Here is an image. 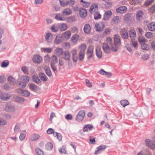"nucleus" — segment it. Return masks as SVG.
Wrapping results in <instances>:
<instances>
[{
	"mask_svg": "<svg viewBox=\"0 0 155 155\" xmlns=\"http://www.w3.org/2000/svg\"><path fill=\"white\" fill-rule=\"evenodd\" d=\"M58 62V59L56 56L53 55L51 57V64H55Z\"/></svg>",
	"mask_w": 155,
	"mask_h": 155,
	"instance_id": "obj_48",
	"label": "nucleus"
},
{
	"mask_svg": "<svg viewBox=\"0 0 155 155\" xmlns=\"http://www.w3.org/2000/svg\"><path fill=\"white\" fill-rule=\"evenodd\" d=\"M32 78L33 81L37 84H38L41 82L40 80L37 75H33Z\"/></svg>",
	"mask_w": 155,
	"mask_h": 155,
	"instance_id": "obj_37",
	"label": "nucleus"
},
{
	"mask_svg": "<svg viewBox=\"0 0 155 155\" xmlns=\"http://www.w3.org/2000/svg\"><path fill=\"white\" fill-rule=\"evenodd\" d=\"M103 48L104 51L106 53H108L110 51V47L108 44L106 43H104L103 44Z\"/></svg>",
	"mask_w": 155,
	"mask_h": 155,
	"instance_id": "obj_19",
	"label": "nucleus"
},
{
	"mask_svg": "<svg viewBox=\"0 0 155 155\" xmlns=\"http://www.w3.org/2000/svg\"><path fill=\"white\" fill-rule=\"evenodd\" d=\"M29 87L31 89L34 91H37L38 90V87L34 84H31L29 85Z\"/></svg>",
	"mask_w": 155,
	"mask_h": 155,
	"instance_id": "obj_50",
	"label": "nucleus"
},
{
	"mask_svg": "<svg viewBox=\"0 0 155 155\" xmlns=\"http://www.w3.org/2000/svg\"><path fill=\"white\" fill-rule=\"evenodd\" d=\"M45 72L47 75L49 77L51 76L52 74L50 68L48 67H45Z\"/></svg>",
	"mask_w": 155,
	"mask_h": 155,
	"instance_id": "obj_40",
	"label": "nucleus"
},
{
	"mask_svg": "<svg viewBox=\"0 0 155 155\" xmlns=\"http://www.w3.org/2000/svg\"><path fill=\"white\" fill-rule=\"evenodd\" d=\"M14 99L16 102H24V99L23 98L18 96H15L14 97Z\"/></svg>",
	"mask_w": 155,
	"mask_h": 155,
	"instance_id": "obj_43",
	"label": "nucleus"
},
{
	"mask_svg": "<svg viewBox=\"0 0 155 155\" xmlns=\"http://www.w3.org/2000/svg\"><path fill=\"white\" fill-rule=\"evenodd\" d=\"M153 140V141H151L150 140L147 139L145 140V145L148 147H150L152 149H153L155 148V137H153L152 138Z\"/></svg>",
	"mask_w": 155,
	"mask_h": 155,
	"instance_id": "obj_3",
	"label": "nucleus"
},
{
	"mask_svg": "<svg viewBox=\"0 0 155 155\" xmlns=\"http://www.w3.org/2000/svg\"><path fill=\"white\" fill-rule=\"evenodd\" d=\"M47 134H53L54 135V133L55 132L54 131V130L51 128H49L47 130Z\"/></svg>",
	"mask_w": 155,
	"mask_h": 155,
	"instance_id": "obj_61",
	"label": "nucleus"
},
{
	"mask_svg": "<svg viewBox=\"0 0 155 155\" xmlns=\"http://www.w3.org/2000/svg\"><path fill=\"white\" fill-rule=\"evenodd\" d=\"M93 127L92 125L88 124L85 125L83 129L84 132L87 131L89 130H91L93 128Z\"/></svg>",
	"mask_w": 155,
	"mask_h": 155,
	"instance_id": "obj_34",
	"label": "nucleus"
},
{
	"mask_svg": "<svg viewBox=\"0 0 155 155\" xmlns=\"http://www.w3.org/2000/svg\"><path fill=\"white\" fill-rule=\"evenodd\" d=\"M8 80L11 84H14L15 83V79L11 76H9L8 77Z\"/></svg>",
	"mask_w": 155,
	"mask_h": 155,
	"instance_id": "obj_56",
	"label": "nucleus"
},
{
	"mask_svg": "<svg viewBox=\"0 0 155 155\" xmlns=\"http://www.w3.org/2000/svg\"><path fill=\"white\" fill-rule=\"evenodd\" d=\"M85 111L84 110L80 111L75 117V120L80 122L83 121L85 116Z\"/></svg>",
	"mask_w": 155,
	"mask_h": 155,
	"instance_id": "obj_1",
	"label": "nucleus"
},
{
	"mask_svg": "<svg viewBox=\"0 0 155 155\" xmlns=\"http://www.w3.org/2000/svg\"><path fill=\"white\" fill-rule=\"evenodd\" d=\"M96 51L97 56L98 58H101L102 56V51L99 46H97L96 47Z\"/></svg>",
	"mask_w": 155,
	"mask_h": 155,
	"instance_id": "obj_29",
	"label": "nucleus"
},
{
	"mask_svg": "<svg viewBox=\"0 0 155 155\" xmlns=\"http://www.w3.org/2000/svg\"><path fill=\"white\" fill-rule=\"evenodd\" d=\"M32 60L34 62L37 64H39L42 61V58L40 55H35L32 58Z\"/></svg>",
	"mask_w": 155,
	"mask_h": 155,
	"instance_id": "obj_6",
	"label": "nucleus"
},
{
	"mask_svg": "<svg viewBox=\"0 0 155 155\" xmlns=\"http://www.w3.org/2000/svg\"><path fill=\"white\" fill-rule=\"evenodd\" d=\"M79 35L77 34H75L73 35L71 39L72 42L74 43H76L78 41L79 38Z\"/></svg>",
	"mask_w": 155,
	"mask_h": 155,
	"instance_id": "obj_31",
	"label": "nucleus"
},
{
	"mask_svg": "<svg viewBox=\"0 0 155 155\" xmlns=\"http://www.w3.org/2000/svg\"><path fill=\"white\" fill-rule=\"evenodd\" d=\"M70 57V53L68 51H64L61 55V58L65 60H69Z\"/></svg>",
	"mask_w": 155,
	"mask_h": 155,
	"instance_id": "obj_12",
	"label": "nucleus"
},
{
	"mask_svg": "<svg viewBox=\"0 0 155 155\" xmlns=\"http://www.w3.org/2000/svg\"><path fill=\"white\" fill-rule=\"evenodd\" d=\"M114 43L121 45V41L120 36L117 35H115L114 38Z\"/></svg>",
	"mask_w": 155,
	"mask_h": 155,
	"instance_id": "obj_28",
	"label": "nucleus"
},
{
	"mask_svg": "<svg viewBox=\"0 0 155 155\" xmlns=\"http://www.w3.org/2000/svg\"><path fill=\"white\" fill-rule=\"evenodd\" d=\"M121 104L124 107L129 104L128 101L125 100H123L121 101L120 102Z\"/></svg>",
	"mask_w": 155,
	"mask_h": 155,
	"instance_id": "obj_46",
	"label": "nucleus"
},
{
	"mask_svg": "<svg viewBox=\"0 0 155 155\" xmlns=\"http://www.w3.org/2000/svg\"><path fill=\"white\" fill-rule=\"evenodd\" d=\"M94 19L96 20L100 19L101 17V15L98 12H94Z\"/></svg>",
	"mask_w": 155,
	"mask_h": 155,
	"instance_id": "obj_38",
	"label": "nucleus"
},
{
	"mask_svg": "<svg viewBox=\"0 0 155 155\" xmlns=\"http://www.w3.org/2000/svg\"><path fill=\"white\" fill-rule=\"evenodd\" d=\"M100 74L102 75H106L107 78H109L111 76V74L110 72H107L103 69L101 70L98 72Z\"/></svg>",
	"mask_w": 155,
	"mask_h": 155,
	"instance_id": "obj_30",
	"label": "nucleus"
},
{
	"mask_svg": "<svg viewBox=\"0 0 155 155\" xmlns=\"http://www.w3.org/2000/svg\"><path fill=\"white\" fill-rule=\"evenodd\" d=\"M22 95L24 96L28 97L30 95V93L27 90H23Z\"/></svg>",
	"mask_w": 155,
	"mask_h": 155,
	"instance_id": "obj_54",
	"label": "nucleus"
},
{
	"mask_svg": "<svg viewBox=\"0 0 155 155\" xmlns=\"http://www.w3.org/2000/svg\"><path fill=\"white\" fill-rule=\"evenodd\" d=\"M93 47L92 46H90L89 47L87 51V54L88 56V58L91 57L93 54Z\"/></svg>",
	"mask_w": 155,
	"mask_h": 155,
	"instance_id": "obj_27",
	"label": "nucleus"
},
{
	"mask_svg": "<svg viewBox=\"0 0 155 155\" xmlns=\"http://www.w3.org/2000/svg\"><path fill=\"white\" fill-rule=\"evenodd\" d=\"M112 13L110 10H108L105 12L103 16V19L104 20L107 21L110 18Z\"/></svg>",
	"mask_w": 155,
	"mask_h": 155,
	"instance_id": "obj_10",
	"label": "nucleus"
},
{
	"mask_svg": "<svg viewBox=\"0 0 155 155\" xmlns=\"http://www.w3.org/2000/svg\"><path fill=\"white\" fill-rule=\"evenodd\" d=\"M104 27V24L103 22H99L95 24L94 28L97 31L100 32L103 30Z\"/></svg>",
	"mask_w": 155,
	"mask_h": 155,
	"instance_id": "obj_2",
	"label": "nucleus"
},
{
	"mask_svg": "<svg viewBox=\"0 0 155 155\" xmlns=\"http://www.w3.org/2000/svg\"><path fill=\"white\" fill-rule=\"evenodd\" d=\"M106 148V146L105 145H101L97 147V150L95 151V154H99L102 151L104 150Z\"/></svg>",
	"mask_w": 155,
	"mask_h": 155,
	"instance_id": "obj_16",
	"label": "nucleus"
},
{
	"mask_svg": "<svg viewBox=\"0 0 155 155\" xmlns=\"http://www.w3.org/2000/svg\"><path fill=\"white\" fill-rule=\"evenodd\" d=\"M84 32L87 34L90 33L91 31V28L89 24H86L84 28Z\"/></svg>",
	"mask_w": 155,
	"mask_h": 155,
	"instance_id": "obj_23",
	"label": "nucleus"
},
{
	"mask_svg": "<svg viewBox=\"0 0 155 155\" xmlns=\"http://www.w3.org/2000/svg\"><path fill=\"white\" fill-rule=\"evenodd\" d=\"M147 28L150 31H154L155 30V22H152L149 24L147 25Z\"/></svg>",
	"mask_w": 155,
	"mask_h": 155,
	"instance_id": "obj_24",
	"label": "nucleus"
},
{
	"mask_svg": "<svg viewBox=\"0 0 155 155\" xmlns=\"http://www.w3.org/2000/svg\"><path fill=\"white\" fill-rule=\"evenodd\" d=\"M45 39L46 41L48 43H51L53 40V35L52 34L48 32L45 35Z\"/></svg>",
	"mask_w": 155,
	"mask_h": 155,
	"instance_id": "obj_11",
	"label": "nucleus"
},
{
	"mask_svg": "<svg viewBox=\"0 0 155 155\" xmlns=\"http://www.w3.org/2000/svg\"><path fill=\"white\" fill-rule=\"evenodd\" d=\"M55 18L58 20L61 21L65 20V19L59 14H56L55 16Z\"/></svg>",
	"mask_w": 155,
	"mask_h": 155,
	"instance_id": "obj_39",
	"label": "nucleus"
},
{
	"mask_svg": "<svg viewBox=\"0 0 155 155\" xmlns=\"http://www.w3.org/2000/svg\"><path fill=\"white\" fill-rule=\"evenodd\" d=\"M67 5L71 6L74 4V1L73 0H70L67 1Z\"/></svg>",
	"mask_w": 155,
	"mask_h": 155,
	"instance_id": "obj_59",
	"label": "nucleus"
},
{
	"mask_svg": "<svg viewBox=\"0 0 155 155\" xmlns=\"http://www.w3.org/2000/svg\"><path fill=\"white\" fill-rule=\"evenodd\" d=\"M154 0H147L144 3L145 5L146 6L150 5L153 2Z\"/></svg>",
	"mask_w": 155,
	"mask_h": 155,
	"instance_id": "obj_58",
	"label": "nucleus"
},
{
	"mask_svg": "<svg viewBox=\"0 0 155 155\" xmlns=\"http://www.w3.org/2000/svg\"><path fill=\"white\" fill-rule=\"evenodd\" d=\"M39 77L42 81H47V77L45 75L42 73L39 74Z\"/></svg>",
	"mask_w": 155,
	"mask_h": 155,
	"instance_id": "obj_41",
	"label": "nucleus"
},
{
	"mask_svg": "<svg viewBox=\"0 0 155 155\" xmlns=\"http://www.w3.org/2000/svg\"><path fill=\"white\" fill-rule=\"evenodd\" d=\"M138 41L140 44L145 43L146 41V39L143 36H139L138 38Z\"/></svg>",
	"mask_w": 155,
	"mask_h": 155,
	"instance_id": "obj_49",
	"label": "nucleus"
},
{
	"mask_svg": "<svg viewBox=\"0 0 155 155\" xmlns=\"http://www.w3.org/2000/svg\"><path fill=\"white\" fill-rule=\"evenodd\" d=\"M127 10V8L125 6H120L116 9L117 12L118 13H122L125 12Z\"/></svg>",
	"mask_w": 155,
	"mask_h": 155,
	"instance_id": "obj_18",
	"label": "nucleus"
},
{
	"mask_svg": "<svg viewBox=\"0 0 155 155\" xmlns=\"http://www.w3.org/2000/svg\"><path fill=\"white\" fill-rule=\"evenodd\" d=\"M61 35L64 40H67L71 37V32L69 31H67L63 32Z\"/></svg>",
	"mask_w": 155,
	"mask_h": 155,
	"instance_id": "obj_7",
	"label": "nucleus"
},
{
	"mask_svg": "<svg viewBox=\"0 0 155 155\" xmlns=\"http://www.w3.org/2000/svg\"><path fill=\"white\" fill-rule=\"evenodd\" d=\"M78 12L80 17L81 18H85L87 15V10L83 8H80L78 10Z\"/></svg>",
	"mask_w": 155,
	"mask_h": 155,
	"instance_id": "obj_5",
	"label": "nucleus"
},
{
	"mask_svg": "<svg viewBox=\"0 0 155 155\" xmlns=\"http://www.w3.org/2000/svg\"><path fill=\"white\" fill-rule=\"evenodd\" d=\"M141 47L142 49H148L149 48L148 47L147 45L145 43H143V44H141Z\"/></svg>",
	"mask_w": 155,
	"mask_h": 155,
	"instance_id": "obj_62",
	"label": "nucleus"
},
{
	"mask_svg": "<svg viewBox=\"0 0 155 155\" xmlns=\"http://www.w3.org/2000/svg\"><path fill=\"white\" fill-rule=\"evenodd\" d=\"M66 21L68 22L71 23L72 22H74L75 21V19L74 17L71 16L67 17L66 18Z\"/></svg>",
	"mask_w": 155,
	"mask_h": 155,
	"instance_id": "obj_47",
	"label": "nucleus"
},
{
	"mask_svg": "<svg viewBox=\"0 0 155 155\" xmlns=\"http://www.w3.org/2000/svg\"><path fill=\"white\" fill-rule=\"evenodd\" d=\"M120 45L114 43L110 45V49L113 51L117 52Z\"/></svg>",
	"mask_w": 155,
	"mask_h": 155,
	"instance_id": "obj_21",
	"label": "nucleus"
},
{
	"mask_svg": "<svg viewBox=\"0 0 155 155\" xmlns=\"http://www.w3.org/2000/svg\"><path fill=\"white\" fill-rule=\"evenodd\" d=\"M143 15V12L142 11L140 10L138 12L136 15L137 19L139 20L140 18H142Z\"/></svg>",
	"mask_w": 155,
	"mask_h": 155,
	"instance_id": "obj_36",
	"label": "nucleus"
},
{
	"mask_svg": "<svg viewBox=\"0 0 155 155\" xmlns=\"http://www.w3.org/2000/svg\"><path fill=\"white\" fill-rule=\"evenodd\" d=\"M72 10L70 8H66L62 12V14L64 15H69L72 13Z\"/></svg>",
	"mask_w": 155,
	"mask_h": 155,
	"instance_id": "obj_26",
	"label": "nucleus"
},
{
	"mask_svg": "<svg viewBox=\"0 0 155 155\" xmlns=\"http://www.w3.org/2000/svg\"><path fill=\"white\" fill-rule=\"evenodd\" d=\"M35 151L38 155H44L43 152L40 149L37 148Z\"/></svg>",
	"mask_w": 155,
	"mask_h": 155,
	"instance_id": "obj_55",
	"label": "nucleus"
},
{
	"mask_svg": "<svg viewBox=\"0 0 155 155\" xmlns=\"http://www.w3.org/2000/svg\"><path fill=\"white\" fill-rule=\"evenodd\" d=\"M150 12L153 13L155 12V4L153 5L149 10Z\"/></svg>",
	"mask_w": 155,
	"mask_h": 155,
	"instance_id": "obj_64",
	"label": "nucleus"
},
{
	"mask_svg": "<svg viewBox=\"0 0 155 155\" xmlns=\"http://www.w3.org/2000/svg\"><path fill=\"white\" fill-rule=\"evenodd\" d=\"M20 128V125L19 124H16L14 128V131L15 132H18Z\"/></svg>",
	"mask_w": 155,
	"mask_h": 155,
	"instance_id": "obj_60",
	"label": "nucleus"
},
{
	"mask_svg": "<svg viewBox=\"0 0 155 155\" xmlns=\"http://www.w3.org/2000/svg\"><path fill=\"white\" fill-rule=\"evenodd\" d=\"M5 110L6 111L8 112H13L15 111V108L12 105L8 104H6Z\"/></svg>",
	"mask_w": 155,
	"mask_h": 155,
	"instance_id": "obj_9",
	"label": "nucleus"
},
{
	"mask_svg": "<svg viewBox=\"0 0 155 155\" xmlns=\"http://www.w3.org/2000/svg\"><path fill=\"white\" fill-rule=\"evenodd\" d=\"M121 35L122 37L125 39H127L128 35L127 31L125 28H123L120 32Z\"/></svg>",
	"mask_w": 155,
	"mask_h": 155,
	"instance_id": "obj_14",
	"label": "nucleus"
},
{
	"mask_svg": "<svg viewBox=\"0 0 155 155\" xmlns=\"http://www.w3.org/2000/svg\"><path fill=\"white\" fill-rule=\"evenodd\" d=\"M64 40L61 35H58L56 36L54 42L55 44L58 45L61 43Z\"/></svg>",
	"mask_w": 155,
	"mask_h": 155,
	"instance_id": "obj_8",
	"label": "nucleus"
},
{
	"mask_svg": "<svg viewBox=\"0 0 155 155\" xmlns=\"http://www.w3.org/2000/svg\"><path fill=\"white\" fill-rule=\"evenodd\" d=\"M54 136L56 137L59 140L62 139V137L61 134L55 132L54 134Z\"/></svg>",
	"mask_w": 155,
	"mask_h": 155,
	"instance_id": "obj_51",
	"label": "nucleus"
},
{
	"mask_svg": "<svg viewBox=\"0 0 155 155\" xmlns=\"http://www.w3.org/2000/svg\"><path fill=\"white\" fill-rule=\"evenodd\" d=\"M98 9V6L97 4H94L90 7L89 9V12L91 14L97 11Z\"/></svg>",
	"mask_w": 155,
	"mask_h": 155,
	"instance_id": "obj_15",
	"label": "nucleus"
},
{
	"mask_svg": "<svg viewBox=\"0 0 155 155\" xmlns=\"http://www.w3.org/2000/svg\"><path fill=\"white\" fill-rule=\"evenodd\" d=\"M26 135L25 130L21 131L20 132V135L19 136V139L21 140H23L25 138Z\"/></svg>",
	"mask_w": 155,
	"mask_h": 155,
	"instance_id": "obj_33",
	"label": "nucleus"
},
{
	"mask_svg": "<svg viewBox=\"0 0 155 155\" xmlns=\"http://www.w3.org/2000/svg\"><path fill=\"white\" fill-rule=\"evenodd\" d=\"M41 51L42 52L50 53L52 51V49L50 48H41Z\"/></svg>",
	"mask_w": 155,
	"mask_h": 155,
	"instance_id": "obj_35",
	"label": "nucleus"
},
{
	"mask_svg": "<svg viewBox=\"0 0 155 155\" xmlns=\"http://www.w3.org/2000/svg\"><path fill=\"white\" fill-rule=\"evenodd\" d=\"M40 137V136L38 134H32L30 135L29 139L31 141H35L37 140Z\"/></svg>",
	"mask_w": 155,
	"mask_h": 155,
	"instance_id": "obj_25",
	"label": "nucleus"
},
{
	"mask_svg": "<svg viewBox=\"0 0 155 155\" xmlns=\"http://www.w3.org/2000/svg\"><path fill=\"white\" fill-rule=\"evenodd\" d=\"M29 77L27 76H25L23 77V80L25 83H28L29 81Z\"/></svg>",
	"mask_w": 155,
	"mask_h": 155,
	"instance_id": "obj_53",
	"label": "nucleus"
},
{
	"mask_svg": "<svg viewBox=\"0 0 155 155\" xmlns=\"http://www.w3.org/2000/svg\"><path fill=\"white\" fill-rule=\"evenodd\" d=\"M81 2H82V5L85 8H87L89 7L91 4L90 2H86L83 1V0H81Z\"/></svg>",
	"mask_w": 155,
	"mask_h": 155,
	"instance_id": "obj_45",
	"label": "nucleus"
},
{
	"mask_svg": "<svg viewBox=\"0 0 155 155\" xmlns=\"http://www.w3.org/2000/svg\"><path fill=\"white\" fill-rule=\"evenodd\" d=\"M59 29L58 25H54L52 26L51 28V30L53 32H56L58 31Z\"/></svg>",
	"mask_w": 155,
	"mask_h": 155,
	"instance_id": "obj_32",
	"label": "nucleus"
},
{
	"mask_svg": "<svg viewBox=\"0 0 155 155\" xmlns=\"http://www.w3.org/2000/svg\"><path fill=\"white\" fill-rule=\"evenodd\" d=\"M53 144L51 142H48L45 146L46 149L48 150H51L53 148Z\"/></svg>",
	"mask_w": 155,
	"mask_h": 155,
	"instance_id": "obj_44",
	"label": "nucleus"
},
{
	"mask_svg": "<svg viewBox=\"0 0 155 155\" xmlns=\"http://www.w3.org/2000/svg\"><path fill=\"white\" fill-rule=\"evenodd\" d=\"M129 35L131 40H134L136 36V33L135 30L130 29L129 31Z\"/></svg>",
	"mask_w": 155,
	"mask_h": 155,
	"instance_id": "obj_20",
	"label": "nucleus"
},
{
	"mask_svg": "<svg viewBox=\"0 0 155 155\" xmlns=\"http://www.w3.org/2000/svg\"><path fill=\"white\" fill-rule=\"evenodd\" d=\"M145 36L147 38L150 39L153 38V35L152 33L150 32H148L145 34Z\"/></svg>",
	"mask_w": 155,
	"mask_h": 155,
	"instance_id": "obj_42",
	"label": "nucleus"
},
{
	"mask_svg": "<svg viewBox=\"0 0 155 155\" xmlns=\"http://www.w3.org/2000/svg\"><path fill=\"white\" fill-rule=\"evenodd\" d=\"M86 48V46L85 45H81L80 48V52H85V51Z\"/></svg>",
	"mask_w": 155,
	"mask_h": 155,
	"instance_id": "obj_52",
	"label": "nucleus"
},
{
	"mask_svg": "<svg viewBox=\"0 0 155 155\" xmlns=\"http://www.w3.org/2000/svg\"><path fill=\"white\" fill-rule=\"evenodd\" d=\"M72 55L73 60L75 62H76L78 59V57L77 54V51L75 50H73L71 51Z\"/></svg>",
	"mask_w": 155,
	"mask_h": 155,
	"instance_id": "obj_22",
	"label": "nucleus"
},
{
	"mask_svg": "<svg viewBox=\"0 0 155 155\" xmlns=\"http://www.w3.org/2000/svg\"><path fill=\"white\" fill-rule=\"evenodd\" d=\"M11 97V95L8 93H2L0 91V98L3 101H8L9 100Z\"/></svg>",
	"mask_w": 155,
	"mask_h": 155,
	"instance_id": "obj_4",
	"label": "nucleus"
},
{
	"mask_svg": "<svg viewBox=\"0 0 155 155\" xmlns=\"http://www.w3.org/2000/svg\"><path fill=\"white\" fill-rule=\"evenodd\" d=\"M59 29L61 31L66 30L68 28L67 25L65 23H61L58 24Z\"/></svg>",
	"mask_w": 155,
	"mask_h": 155,
	"instance_id": "obj_17",
	"label": "nucleus"
},
{
	"mask_svg": "<svg viewBox=\"0 0 155 155\" xmlns=\"http://www.w3.org/2000/svg\"><path fill=\"white\" fill-rule=\"evenodd\" d=\"M59 151L62 153H66V150L64 146H62L61 147L59 148Z\"/></svg>",
	"mask_w": 155,
	"mask_h": 155,
	"instance_id": "obj_57",
	"label": "nucleus"
},
{
	"mask_svg": "<svg viewBox=\"0 0 155 155\" xmlns=\"http://www.w3.org/2000/svg\"><path fill=\"white\" fill-rule=\"evenodd\" d=\"M61 5L63 7H65L67 5V1H64L63 0H59Z\"/></svg>",
	"mask_w": 155,
	"mask_h": 155,
	"instance_id": "obj_63",
	"label": "nucleus"
},
{
	"mask_svg": "<svg viewBox=\"0 0 155 155\" xmlns=\"http://www.w3.org/2000/svg\"><path fill=\"white\" fill-rule=\"evenodd\" d=\"M63 49L61 48H57L54 50V52L58 56L61 55L63 52Z\"/></svg>",
	"mask_w": 155,
	"mask_h": 155,
	"instance_id": "obj_13",
	"label": "nucleus"
}]
</instances>
